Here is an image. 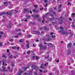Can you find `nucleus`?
Masks as SVG:
<instances>
[{
    "label": "nucleus",
    "mask_w": 75,
    "mask_h": 75,
    "mask_svg": "<svg viewBox=\"0 0 75 75\" xmlns=\"http://www.w3.org/2000/svg\"><path fill=\"white\" fill-rule=\"evenodd\" d=\"M21 29H18L17 30H16V31H20Z\"/></svg>",
    "instance_id": "obj_40"
},
{
    "label": "nucleus",
    "mask_w": 75,
    "mask_h": 75,
    "mask_svg": "<svg viewBox=\"0 0 75 75\" xmlns=\"http://www.w3.org/2000/svg\"><path fill=\"white\" fill-rule=\"evenodd\" d=\"M2 45H3L2 44V43H1V42H0V47H1V46H2Z\"/></svg>",
    "instance_id": "obj_48"
},
{
    "label": "nucleus",
    "mask_w": 75,
    "mask_h": 75,
    "mask_svg": "<svg viewBox=\"0 0 75 75\" xmlns=\"http://www.w3.org/2000/svg\"><path fill=\"white\" fill-rule=\"evenodd\" d=\"M29 67H30V65H28V67H25L24 68V69L25 70H26L28 68H29Z\"/></svg>",
    "instance_id": "obj_12"
},
{
    "label": "nucleus",
    "mask_w": 75,
    "mask_h": 75,
    "mask_svg": "<svg viewBox=\"0 0 75 75\" xmlns=\"http://www.w3.org/2000/svg\"><path fill=\"white\" fill-rule=\"evenodd\" d=\"M8 55L9 56V58L10 59H12L13 57V55L11 54L10 55V53L8 54Z\"/></svg>",
    "instance_id": "obj_7"
},
{
    "label": "nucleus",
    "mask_w": 75,
    "mask_h": 75,
    "mask_svg": "<svg viewBox=\"0 0 75 75\" xmlns=\"http://www.w3.org/2000/svg\"><path fill=\"white\" fill-rule=\"evenodd\" d=\"M1 34H3V32H1Z\"/></svg>",
    "instance_id": "obj_59"
},
{
    "label": "nucleus",
    "mask_w": 75,
    "mask_h": 75,
    "mask_svg": "<svg viewBox=\"0 0 75 75\" xmlns=\"http://www.w3.org/2000/svg\"><path fill=\"white\" fill-rule=\"evenodd\" d=\"M52 14H54V15H55L56 14V13L55 12H53L52 13Z\"/></svg>",
    "instance_id": "obj_35"
},
{
    "label": "nucleus",
    "mask_w": 75,
    "mask_h": 75,
    "mask_svg": "<svg viewBox=\"0 0 75 75\" xmlns=\"http://www.w3.org/2000/svg\"><path fill=\"white\" fill-rule=\"evenodd\" d=\"M30 53V51H28L27 52V54H29Z\"/></svg>",
    "instance_id": "obj_45"
},
{
    "label": "nucleus",
    "mask_w": 75,
    "mask_h": 75,
    "mask_svg": "<svg viewBox=\"0 0 75 75\" xmlns=\"http://www.w3.org/2000/svg\"><path fill=\"white\" fill-rule=\"evenodd\" d=\"M7 28H10V27H11V24H8L7 25Z\"/></svg>",
    "instance_id": "obj_13"
},
{
    "label": "nucleus",
    "mask_w": 75,
    "mask_h": 75,
    "mask_svg": "<svg viewBox=\"0 0 75 75\" xmlns=\"http://www.w3.org/2000/svg\"><path fill=\"white\" fill-rule=\"evenodd\" d=\"M60 28L61 29V30H63V29H64V28L62 27H60Z\"/></svg>",
    "instance_id": "obj_43"
},
{
    "label": "nucleus",
    "mask_w": 75,
    "mask_h": 75,
    "mask_svg": "<svg viewBox=\"0 0 75 75\" xmlns=\"http://www.w3.org/2000/svg\"><path fill=\"white\" fill-rule=\"evenodd\" d=\"M19 42H23V39H21L19 40Z\"/></svg>",
    "instance_id": "obj_22"
},
{
    "label": "nucleus",
    "mask_w": 75,
    "mask_h": 75,
    "mask_svg": "<svg viewBox=\"0 0 75 75\" xmlns=\"http://www.w3.org/2000/svg\"><path fill=\"white\" fill-rule=\"evenodd\" d=\"M42 29H43V28H42H42H40V30H42Z\"/></svg>",
    "instance_id": "obj_60"
},
{
    "label": "nucleus",
    "mask_w": 75,
    "mask_h": 75,
    "mask_svg": "<svg viewBox=\"0 0 75 75\" xmlns=\"http://www.w3.org/2000/svg\"><path fill=\"white\" fill-rule=\"evenodd\" d=\"M34 7H35V8H37V7H38V5H34Z\"/></svg>",
    "instance_id": "obj_41"
},
{
    "label": "nucleus",
    "mask_w": 75,
    "mask_h": 75,
    "mask_svg": "<svg viewBox=\"0 0 75 75\" xmlns=\"http://www.w3.org/2000/svg\"><path fill=\"white\" fill-rule=\"evenodd\" d=\"M58 10L59 11H57V12H61V9H58Z\"/></svg>",
    "instance_id": "obj_39"
},
{
    "label": "nucleus",
    "mask_w": 75,
    "mask_h": 75,
    "mask_svg": "<svg viewBox=\"0 0 75 75\" xmlns=\"http://www.w3.org/2000/svg\"><path fill=\"white\" fill-rule=\"evenodd\" d=\"M35 57L34 56H32V59H35Z\"/></svg>",
    "instance_id": "obj_33"
},
{
    "label": "nucleus",
    "mask_w": 75,
    "mask_h": 75,
    "mask_svg": "<svg viewBox=\"0 0 75 75\" xmlns=\"http://www.w3.org/2000/svg\"><path fill=\"white\" fill-rule=\"evenodd\" d=\"M8 3H10V2H5L4 3V5L6 6H8Z\"/></svg>",
    "instance_id": "obj_3"
},
{
    "label": "nucleus",
    "mask_w": 75,
    "mask_h": 75,
    "mask_svg": "<svg viewBox=\"0 0 75 75\" xmlns=\"http://www.w3.org/2000/svg\"><path fill=\"white\" fill-rule=\"evenodd\" d=\"M71 15H72L71 17H74V16H75V13H72V14Z\"/></svg>",
    "instance_id": "obj_24"
},
{
    "label": "nucleus",
    "mask_w": 75,
    "mask_h": 75,
    "mask_svg": "<svg viewBox=\"0 0 75 75\" xmlns=\"http://www.w3.org/2000/svg\"><path fill=\"white\" fill-rule=\"evenodd\" d=\"M48 46H50V45H51L52 47H53V46H52V44H51V43H49L48 44Z\"/></svg>",
    "instance_id": "obj_15"
},
{
    "label": "nucleus",
    "mask_w": 75,
    "mask_h": 75,
    "mask_svg": "<svg viewBox=\"0 0 75 75\" xmlns=\"http://www.w3.org/2000/svg\"><path fill=\"white\" fill-rule=\"evenodd\" d=\"M40 68H42V69H44V68L42 66H41L40 67Z\"/></svg>",
    "instance_id": "obj_55"
},
{
    "label": "nucleus",
    "mask_w": 75,
    "mask_h": 75,
    "mask_svg": "<svg viewBox=\"0 0 75 75\" xmlns=\"http://www.w3.org/2000/svg\"><path fill=\"white\" fill-rule=\"evenodd\" d=\"M24 72V71H21V70H20L19 71V73H18L17 75H21V73H23Z\"/></svg>",
    "instance_id": "obj_5"
},
{
    "label": "nucleus",
    "mask_w": 75,
    "mask_h": 75,
    "mask_svg": "<svg viewBox=\"0 0 75 75\" xmlns=\"http://www.w3.org/2000/svg\"><path fill=\"white\" fill-rule=\"evenodd\" d=\"M7 12H3L2 13H1V16L2 15H3V14H7Z\"/></svg>",
    "instance_id": "obj_10"
},
{
    "label": "nucleus",
    "mask_w": 75,
    "mask_h": 75,
    "mask_svg": "<svg viewBox=\"0 0 75 75\" xmlns=\"http://www.w3.org/2000/svg\"><path fill=\"white\" fill-rule=\"evenodd\" d=\"M70 34H71L70 35V36L71 37H72V36H73V34H71V33H70Z\"/></svg>",
    "instance_id": "obj_49"
},
{
    "label": "nucleus",
    "mask_w": 75,
    "mask_h": 75,
    "mask_svg": "<svg viewBox=\"0 0 75 75\" xmlns=\"http://www.w3.org/2000/svg\"><path fill=\"white\" fill-rule=\"evenodd\" d=\"M14 41V39H10V41L11 42H12Z\"/></svg>",
    "instance_id": "obj_27"
},
{
    "label": "nucleus",
    "mask_w": 75,
    "mask_h": 75,
    "mask_svg": "<svg viewBox=\"0 0 75 75\" xmlns=\"http://www.w3.org/2000/svg\"><path fill=\"white\" fill-rule=\"evenodd\" d=\"M39 47H40V50H42V47H43V46L42 44H40L38 45Z\"/></svg>",
    "instance_id": "obj_8"
},
{
    "label": "nucleus",
    "mask_w": 75,
    "mask_h": 75,
    "mask_svg": "<svg viewBox=\"0 0 75 75\" xmlns=\"http://www.w3.org/2000/svg\"><path fill=\"white\" fill-rule=\"evenodd\" d=\"M38 21H39V22H41V19L40 18L38 19Z\"/></svg>",
    "instance_id": "obj_36"
},
{
    "label": "nucleus",
    "mask_w": 75,
    "mask_h": 75,
    "mask_svg": "<svg viewBox=\"0 0 75 75\" xmlns=\"http://www.w3.org/2000/svg\"><path fill=\"white\" fill-rule=\"evenodd\" d=\"M31 68H33V69H35V68H37V66H34V65H33L31 66Z\"/></svg>",
    "instance_id": "obj_11"
},
{
    "label": "nucleus",
    "mask_w": 75,
    "mask_h": 75,
    "mask_svg": "<svg viewBox=\"0 0 75 75\" xmlns=\"http://www.w3.org/2000/svg\"><path fill=\"white\" fill-rule=\"evenodd\" d=\"M12 48L14 50H16V47L14 46L12 47Z\"/></svg>",
    "instance_id": "obj_23"
},
{
    "label": "nucleus",
    "mask_w": 75,
    "mask_h": 75,
    "mask_svg": "<svg viewBox=\"0 0 75 75\" xmlns=\"http://www.w3.org/2000/svg\"><path fill=\"white\" fill-rule=\"evenodd\" d=\"M31 35H28L27 37H28V38H30V37H31Z\"/></svg>",
    "instance_id": "obj_21"
},
{
    "label": "nucleus",
    "mask_w": 75,
    "mask_h": 75,
    "mask_svg": "<svg viewBox=\"0 0 75 75\" xmlns=\"http://www.w3.org/2000/svg\"><path fill=\"white\" fill-rule=\"evenodd\" d=\"M58 32L59 33H62V34H63L64 35H68V33L63 30H61L59 31Z\"/></svg>",
    "instance_id": "obj_2"
},
{
    "label": "nucleus",
    "mask_w": 75,
    "mask_h": 75,
    "mask_svg": "<svg viewBox=\"0 0 75 75\" xmlns=\"http://www.w3.org/2000/svg\"><path fill=\"white\" fill-rule=\"evenodd\" d=\"M52 60V58H49V59H48V61H51Z\"/></svg>",
    "instance_id": "obj_32"
},
{
    "label": "nucleus",
    "mask_w": 75,
    "mask_h": 75,
    "mask_svg": "<svg viewBox=\"0 0 75 75\" xmlns=\"http://www.w3.org/2000/svg\"><path fill=\"white\" fill-rule=\"evenodd\" d=\"M71 50H69V51H67V54L69 55L71 54Z\"/></svg>",
    "instance_id": "obj_17"
},
{
    "label": "nucleus",
    "mask_w": 75,
    "mask_h": 75,
    "mask_svg": "<svg viewBox=\"0 0 75 75\" xmlns=\"http://www.w3.org/2000/svg\"><path fill=\"white\" fill-rule=\"evenodd\" d=\"M47 47L46 46H43V47L42 48V49H45Z\"/></svg>",
    "instance_id": "obj_29"
},
{
    "label": "nucleus",
    "mask_w": 75,
    "mask_h": 75,
    "mask_svg": "<svg viewBox=\"0 0 75 75\" xmlns=\"http://www.w3.org/2000/svg\"><path fill=\"white\" fill-rule=\"evenodd\" d=\"M62 7V5L60 4V5H59V8H61V7Z\"/></svg>",
    "instance_id": "obj_53"
},
{
    "label": "nucleus",
    "mask_w": 75,
    "mask_h": 75,
    "mask_svg": "<svg viewBox=\"0 0 75 75\" xmlns=\"http://www.w3.org/2000/svg\"><path fill=\"white\" fill-rule=\"evenodd\" d=\"M70 61H71V63H73V62H74V60H73V59H71Z\"/></svg>",
    "instance_id": "obj_19"
},
{
    "label": "nucleus",
    "mask_w": 75,
    "mask_h": 75,
    "mask_svg": "<svg viewBox=\"0 0 75 75\" xmlns=\"http://www.w3.org/2000/svg\"><path fill=\"white\" fill-rule=\"evenodd\" d=\"M42 28L44 30H47V27H46L45 26H44L42 27Z\"/></svg>",
    "instance_id": "obj_20"
},
{
    "label": "nucleus",
    "mask_w": 75,
    "mask_h": 75,
    "mask_svg": "<svg viewBox=\"0 0 75 75\" xmlns=\"http://www.w3.org/2000/svg\"><path fill=\"white\" fill-rule=\"evenodd\" d=\"M2 21L3 23H5V20H4V19H2Z\"/></svg>",
    "instance_id": "obj_42"
},
{
    "label": "nucleus",
    "mask_w": 75,
    "mask_h": 75,
    "mask_svg": "<svg viewBox=\"0 0 75 75\" xmlns=\"http://www.w3.org/2000/svg\"><path fill=\"white\" fill-rule=\"evenodd\" d=\"M50 16H51L52 17H54V15H52L51 14H50L49 15Z\"/></svg>",
    "instance_id": "obj_38"
},
{
    "label": "nucleus",
    "mask_w": 75,
    "mask_h": 75,
    "mask_svg": "<svg viewBox=\"0 0 75 75\" xmlns=\"http://www.w3.org/2000/svg\"><path fill=\"white\" fill-rule=\"evenodd\" d=\"M18 34V35H22V33H19L17 34Z\"/></svg>",
    "instance_id": "obj_26"
},
{
    "label": "nucleus",
    "mask_w": 75,
    "mask_h": 75,
    "mask_svg": "<svg viewBox=\"0 0 75 75\" xmlns=\"http://www.w3.org/2000/svg\"><path fill=\"white\" fill-rule=\"evenodd\" d=\"M14 12L15 13H15H18V11H17L15 10L14 11Z\"/></svg>",
    "instance_id": "obj_37"
},
{
    "label": "nucleus",
    "mask_w": 75,
    "mask_h": 75,
    "mask_svg": "<svg viewBox=\"0 0 75 75\" xmlns=\"http://www.w3.org/2000/svg\"><path fill=\"white\" fill-rule=\"evenodd\" d=\"M2 68H3V69H2V71H6V69L4 68V67H2Z\"/></svg>",
    "instance_id": "obj_16"
},
{
    "label": "nucleus",
    "mask_w": 75,
    "mask_h": 75,
    "mask_svg": "<svg viewBox=\"0 0 75 75\" xmlns=\"http://www.w3.org/2000/svg\"><path fill=\"white\" fill-rule=\"evenodd\" d=\"M52 38H54V37H56V36H55V35H54L52 36Z\"/></svg>",
    "instance_id": "obj_50"
},
{
    "label": "nucleus",
    "mask_w": 75,
    "mask_h": 75,
    "mask_svg": "<svg viewBox=\"0 0 75 75\" xmlns=\"http://www.w3.org/2000/svg\"><path fill=\"white\" fill-rule=\"evenodd\" d=\"M54 34V33H50V35H52V34Z\"/></svg>",
    "instance_id": "obj_63"
},
{
    "label": "nucleus",
    "mask_w": 75,
    "mask_h": 75,
    "mask_svg": "<svg viewBox=\"0 0 75 75\" xmlns=\"http://www.w3.org/2000/svg\"><path fill=\"white\" fill-rule=\"evenodd\" d=\"M29 9L28 8H25L23 9V11L24 12H23V13H26L28 11H29Z\"/></svg>",
    "instance_id": "obj_4"
},
{
    "label": "nucleus",
    "mask_w": 75,
    "mask_h": 75,
    "mask_svg": "<svg viewBox=\"0 0 75 75\" xmlns=\"http://www.w3.org/2000/svg\"><path fill=\"white\" fill-rule=\"evenodd\" d=\"M40 16V15L39 14H37L36 15V17H37V18H38V17Z\"/></svg>",
    "instance_id": "obj_31"
},
{
    "label": "nucleus",
    "mask_w": 75,
    "mask_h": 75,
    "mask_svg": "<svg viewBox=\"0 0 75 75\" xmlns=\"http://www.w3.org/2000/svg\"><path fill=\"white\" fill-rule=\"evenodd\" d=\"M7 52H9V50L8 49L7 50Z\"/></svg>",
    "instance_id": "obj_62"
},
{
    "label": "nucleus",
    "mask_w": 75,
    "mask_h": 75,
    "mask_svg": "<svg viewBox=\"0 0 75 75\" xmlns=\"http://www.w3.org/2000/svg\"><path fill=\"white\" fill-rule=\"evenodd\" d=\"M72 44L71 43H68L67 44V47L68 48H70V47H71L72 46Z\"/></svg>",
    "instance_id": "obj_6"
},
{
    "label": "nucleus",
    "mask_w": 75,
    "mask_h": 75,
    "mask_svg": "<svg viewBox=\"0 0 75 75\" xmlns=\"http://www.w3.org/2000/svg\"><path fill=\"white\" fill-rule=\"evenodd\" d=\"M73 46H75V43H73Z\"/></svg>",
    "instance_id": "obj_64"
},
{
    "label": "nucleus",
    "mask_w": 75,
    "mask_h": 75,
    "mask_svg": "<svg viewBox=\"0 0 75 75\" xmlns=\"http://www.w3.org/2000/svg\"><path fill=\"white\" fill-rule=\"evenodd\" d=\"M14 11L11 10L10 11L7 12V14L9 16H12V14H15Z\"/></svg>",
    "instance_id": "obj_1"
},
{
    "label": "nucleus",
    "mask_w": 75,
    "mask_h": 75,
    "mask_svg": "<svg viewBox=\"0 0 75 75\" xmlns=\"http://www.w3.org/2000/svg\"><path fill=\"white\" fill-rule=\"evenodd\" d=\"M33 12H34L35 13V11H36V10L34 9H33Z\"/></svg>",
    "instance_id": "obj_52"
},
{
    "label": "nucleus",
    "mask_w": 75,
    "mask_h": 75,
    "mask_svg": "<svg viewBox=\"0 0 75 75\" xmlns=\"http://www.w3.org/2000/svg\"><path fill=\"white\" fill-rule=\"evenodd\" d=\"M62 20L60 21H59V24H62Z\"/></svg>",
    "instance_id": "obj_18"
},
{
    "label": "nucleus",
    "mask_w": 75,
    "mask_h": 75,
    "mask_svg": "<svg viewBox=\"0 0 75 75\" xmlns=\"http://www.w3.org/2000/svg\"><path fill=\"white\" fill-rule=\"evenodd\" d=\"M39 71H40V72H42V70H39Z\"/></svg>",
    "instance_id": "obj_61"
},
{
    "label": "nucleus",
    "mask_w": 75,
    "mask_h": 75,
    "mask_svg": "<svg viewBox=\"0 0 75 75\" xmlns=\"http://www.w3.org/2000/svg\"><path fill=\"white\" fill-rule=\"evenodd\" d=\"M26 47L27 48H30V46L29 44H27L26 45Z\"/></svg>",
    "instance_id": "obj_14"
},
{
    "label": "nucleus",
    "mask_w": 75,
    "mask_h": 75,
    "mask_svg": "<svg viewBox=\"0 0 75 75\" xmlns=\"http://www.w3.org/2000/svg\"><path fill=\"white\" fill-rule=\"evenodd\" d=\"M44 2L45 3H47V0H44Z\"/></svg>",
    "instance_id": "obj_34"
},
{
    "label": "nucleus",
    "mask_w": 75,
    "mask_h": 75,
    "mask_svg": "<svg viewBox=\"0 0 75 75\" xmlns=\"http://www.w3.org/2000/svg\"><path fill=\"white\" fill-rule=\"evenodd\" d=\"M49 57V56H47L46 57H45V59H48V58Z\"/></svg>",
    "instance_id": "obj_30"
},
{
    "label": "nucleus",
    "mask_w": 75,
    "mask_h": 75,
    "mask_svg": "<svg viewBox=\"0 0 75 75\" xmlns=\"http://www.w3.org/2000/svg\"><path fill=\"white\" fill-rule=\"evenodd\" d=\"M72 27H75V25H71Z\"/></svg>",
    "instance_id": "obj_51"
},
{
    "label": "nucleus",
    "mask_w": 75,
    "mask_h": 75,
    "mask_svg": "<svg viewBox=\"0 0 75 75\" xmlns=\"http://www.w3.org/2000/svg\"><path fill=\"white\" fill-rule=\"evenodd\" d=\"M2 58H4H4H6V56H4V55L3 56H2Z\"/></svg>",
    "instance_id": "obj_54"
},
{
    "label": "nucleus",
    "mask_w": 75,
    "mask_h": 75,
    "mask_svg": "<svg viewBox=\"0 0 75 75\" xmlns=\"http://www.w3.org/2000/svg\"><path fill=\"white\" fill-rule=\"evenodd\" d=\"M12 7H13V4H11L9 6V8H11Z\"/></svg>",
    "instance_id": "obj_25"
},
{
    "label": "nucleus",
    "mask_w": 75,
    "mask_h": 75,
    "mask_svg": "<svg viewBox=\"0 0 75 75\" xmlns=\"http://www.w3.org/2000/svg\"><path fill=\"white\" fill-rule=\"evenodd\" d=\"M33 33L34 34H35L36 33V34H40V31H33Z\"/></svg>",
    "instance_id": "obj_9"
},
{
    "label": "nucleus",
    "mask_w": 75,
    "mask_h": 75,
    "mask_svg": "<svg viewBox=\"0 0 75 75\" xmlns=\"http://www.w3.org/2000/svg\"><path fill=\"white\" fill-rule=\"evenodd\" d=\"M59 19H61V20H62V19H63V18H62V16L60 17V18H59Z\"/></svg>",
    "instance_id": "obj_47"
},
{
    "label": "nucleus",
    "mask_w": 75,
    "mask_h": 75,
    "mask_svg": "<svg viewBox=\"0 0 75 75\" xmlns=\"http://www.w3.org/2000/svg\"><path fill=\"white\" fill-rule=\"evenodd\" d=\"M32 17L34 18L35 17H36V15H33L32 16Z\"/></svg>",
    "instance_id": "obj_28"
},
{
    "label": "nucleus",
    "mask_w": 75,
    "mask_h": 75,
    "mask_svg": "<svg viewBox=\"0 0 75 75\" xmlns=\"http://www.w3.org/2000/svg\"><path fill=\"white\" fill-rule=\"evenodd\" d=\"M21 26V24H19L17 25V27H20Z\"/></svg>",
    "instance_id": "obj_46"
},
{
    "label": "nucleus",
    "mask_w": 75,
    "mask_h": 75,
    "mask_svg": "<svg viewBox=\"0 0 75 75\" xmlns=\"http://www.w3.org/2000/svg\"><path fill=\"white\" fill-rule=\"evenodd\" d=\"M51 40V39L50 38H49L47 39V41H50V40Z\"/></svg>",
    "instance_id": "obj_44"
},
{
    "label": "nucleus",
    "mask_w": 75,
    "mask_h": 75,
    "mask_svg": "<svg viewBox=\"0 0 75 75\" xmlns=\"http://www.w3.org/2000/svg\"><path fill=\"white\" fill-rule=\"evenodd\" d=\"M68 65H71V63H70V62H69L68 63Z\"/></svg>",
    "instance_id": "obj_57"
},
{
    "label": "nucleus",
    "mask_w": 75,
    "mask_h": 75,
    "mask_svg": "<svg viewBox=\"0 0 75 75\" xmlns=\"http://www.w3.org/2000/svg\"><path fill=\"white\" fill-rule=\"evenodd\" d=\"M35 13H38V11H36Z\"/></svg>",
    "instance_id": "obj_56"
},
{
    "label": "nucleus",
    "mask_w": 75,
    "mask_h": 75,
    "mask_svg": "<svg viewBox=\"0 0 75 75\" xmlns=\"http://www.w3.org/2000/svg\"><path fill=\"white\" fill-rule=\"evenodd\" d=\"M52 2L53 3H55V0H53Z\"/></svg>",
    "instance_id": "obj_58"
}]
</instances>
